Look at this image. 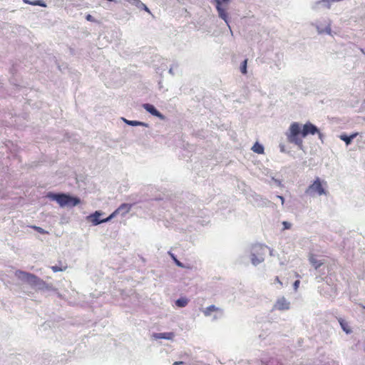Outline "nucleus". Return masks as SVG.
Segmentation results:
<instances>
[{
	"label": "nucleus",
	"instance_id": "1a4fd4ad",
	"mask_svg": "<svg viewBox=\"0 0 365 365\" xmlns=\"http://www.w3.org/2000/svg\"><path fill=\"white\" fill-rule=\"evenodd\" d=\"M101 214L99 212L96 211L95 213L89 215L88 219L95 225H97L101 222H108L110 220H107V218L103 219V220H100L99 217L101 216Z\"/></svg>",
	"mask_w": 365,
	"mask_h": 365
},
{
	"label": "nucleus",
	"instance_id": "f03ea898",
	"mask_svg": "<svg viewBox=\"0 0 365 365\" xmlns=\"http://www.w3.org/2000/svg\"><path fill=\"white\" fill-rule=\"evenodd\" d=\"M48 197L56 200L60 206H70L74 207L80 203V200L77 197H71L66 194H53L51 193L48 195Z\"/></svg>",
	"mask_w": 365,
	"mask_h": 365
},
{
	"label": "nucleus",
	"instance_id": "f3484780",
	"mask_svg": "<svg viewBox=\"0 0 365 365\" xmlns=\"http://www.w3.org/2000/svg\"><path fill=\"white\" fill-rule=\"evenodd\" d=\"M253 152L257 154H263L264 153V147L259 144V143H255L252 148Z\"/></svg>",
	"mask_w": 365,
	"mask_h": 365
},
{
	"label": "nucleus",
	"instance_id": "2f4dec72",
	"mask_svg": "<svg viewBox=\"0 0 365 365\" xmlns=\"http://www.w3.org/2000/svg\"><path fill=\"white\" fill-rule=\"evenodd\" d=\"M145 6V9L147 11H148V9L145 6Z\"/></svg>",
	"mask_w": 365,
	"mask_h": 365
},
{
	"label": "nucleus",
	"instance_id": "f257e3e1",
	"mask_svg": "<svg viewBox=\"0 0 365 365\" xmlns=\"http://www.w3.org/2000/svg\"><path fill=\"white\" fill-rule=\"evenodd\" d=\"M315 134H317L319 138L323 142L324 135L316 125L310 122H307L303 125L294 122L290 125L286 133V136L289 143L296 145L299 150H304L303 138L308 135Z\"/></svg>",
	"mask_w": 365,
	"mask_h": 365
},
{
	"label": "nucleus",
	"instance_id": "ddd939ff",
	"mask_svg": "<svg viewBox=\"0 0 365 365\" xmlns=\"http://www.w3.org/2000/svg\"><path fill=\"white\" fill-rule=\"evenodd\" d=\"M340 325H341V329L346 333V334H350L351 332V329L348 324L347 322H346L344 319H343L342 318H339L338 319Z\"/></svg>",
	"mask_w": 365,
	"mask_h": 365
},
{
	"label": "nucleus",
	"instance_id": "a211bd4d",
	"mask_svg": "<svg viewBox=\"0 0 365 365\" xmlns=\"http://www.w3.org/2000/svg\"><path fill=\"white\" fill-rule=\"evenodd\" d=\"M23 1L26 4H31V5H33V6H42V7H46V4L42 0H36V1H30L29 0H23Z\"/></svg>",
	"mask_w": 365,
	"mask_h": 365
},
{
	"label": "nucleus",
	"instance_id": "39448f33",
	"mask_svg": "<svg viewBox=\"0 0 365 365\" xmlns=\"http://www.w3.org/2000/svg\"><path fill=\"white\" fill-rule=\"evenodd\" d=\"M131 207V205L127 203L120 205L118 209H116L109 217H107V220H111L113 217L120 213L122 215L128 213L130 210Z\"/></svg>",
	"mask_w": 365,
	"mask_h": 365
},
{
	"label": "nucleus",
	"instance_id": "f8f14e48",
	"mask_svg": "<svg viewBox=\"0 0 365 365\" xmlns=\"http://www.w3.org/2000/svg\"><path fill=\"white\" fill-rule=\"evenodd\" d=\"M58 263H59L58 265H54L51 267V269L53 270V272H62V271H65L67 269L68 266L66 262H62L60 261Z\"/></svg>",
	"mask_w": 365,
	"mask_h": 365
},
{
	"label": "nucleus",
	"instance_id": "473e14b6",
	"mask_svg": "<svg viewBox=\"0 0 365 365\" xmlns=\"http://www.w3.org/2000/svg\"><path fill=\"white\" fill-rule=\"evenodd\" d=\"M364 103H365V99H364Z\"/></svg>",
	"mask_w": 365,
	"mask_h": 365
},
{
	"label": "nucleus",
	"instance_id": "6ab92c4d",
	"mask_svg": "<svg viewBox=\"0 0 365 365\" xmlns=\"http://www.w3.org/2000/svg\"><path fill=\"white\" fill-rule=\"evenodd\" d=\"M188 304V299L185 297L180 298L175 301V304L178 307H185Z\"/></svg>",
	"mask_w": 365,
	"mask_h": 365
},
{
	"label": "nucleus",
	"instance_id": "7c9ffc66",
	"mask_svg": "<svg viewBox=\"0 0 365 365\" xmlns=\"http://www.w3.org/2000/svg\"><path fill=\"white\" fill-rule=\"evenodd\" d=\"M361 51L365 55V49H361Z\"/></svg>",
	"mask_w": 365,
	"mask_h": 365
},
{
	"label": "nucleus",
	"instance_id": "9d476101",
	"mask_svg": "<svg viewBox=\"0 0 365 365\" xmlns=\"http://www.w3.org/2000/svg\"><path fill=\"white\" fill-rule=\"evenodd\" d=\"M309 261L311 263V264L316 269L320 267L324 264L322 261L318 260L316 257V255H314V254L309 255Z\"/></svg>",
	"mask_w": 365,
	"mask_h": 365
},
{
	"label": "nucleus",
	"instance_id": "9b49d317",
	"mask_svg": "<svg viewBox=\"0 0 365 365\" xmlns=\"http://www.w3.org/2000/svg\"><path fill=\"white\" fill-rule=\"evenodd\" d=\"M155 339H173L174 337L173 332L155 333L153 334Z\"/></svg>",
	"mask_w": 365,
	"mask_h": 365
},
{
	"label": "nucleus",
	"instance_id": "0eeeda50",
	"mask_svg": "<svg viewBox=\"0 0 365 365\" xmlns=\"http://www.w3.org/2000/svg\"><path fill=\"white\" fill-rule=\"evenodd\" d=\"M143 107L145 108L146 111L150 113L151 115L159 118L160 119H164V115L161 114L155 107L154 106L150 103H145L143 105Z\"/></svg>",
	"mask_w": 365,
	"mask_h": 365
},
{
	"label": "nucleus",
	"instance_id": "2eb2a0df",
	"mask_svg": "<svg viewBox=\"0 0 365 365\" xmlns=\"http://www.w3.org/2000/svg\"><path fill=\"white\" fill-rule=\"evenodd\" d=\"M29 274V272H24V271H21V270H16L15 272V276L22 280V281H25L26 282V278L28 277V275Z\"/></svg>",
	"mask_w": 365,
	"mask_h": 365
},
{
	"label": "nucleus",
	"instance_id": "393cba45",
	"mask_svg": "<svg viewBox=\"0 0 365 365\" xmlns=\"http://www.w3.org/2000/svg\"><path fill=\"white\" fill-rule=\"evenodd\" d=\"M284 229H289L291 227V224L288 222H283Z\"/></svg>",
	"mask_w": 365,
	"mask_h": 365
},
{
	"label": "nucleus",
	"instance_id": "bb28decb",
	"mask_svg": "<svg viewBox=\"0 0 365 365\" xmlns=\"http://www.w3.org/2000/svg\"><path fill=\"white\" fill-rule=\"evenodd\" d=\"M299 284H300V281L299 280H296L294 283V289L295 290H297L299 286Z\"/></svg>",
	"mask_w": 365,
	"mask_h": 365
},
{
	"label": "nucleus",
	"instance_id": "412c9836",
	"mask_svg": "<svg viewBox=\"0 0 365 365\" xmlns=\"http://www.w3.org/2000/svg\"><path fill=\"white\" fill-rule=\"evenodd\" d=\"M252 262L254 265H257L263 261V257H257L256 255L252 254L251 257Z\"/></svg>",
	"mask_w": 365,
	"mask_h": 365
},
{
	"label": "nucleus",
	"instance_id": "7ed1b4c3",
	"mask_svg": "<svg viewBox=\"0 0 365 365\" xmlns=\"http://www.w3.org/2000/svg\"><path fill=\"white\" fill-rule=\"evenodd\" d=\"M327 182L321 180L319 178H317L312 184H311L305 191L307 195L314 196L315 195H327L326 190Z\"/></svg>",
	"mask_w": 365,
	"mask_h": 365
},
{
	"label": "nucleus",
	"instance_id": "4be33fe9",
	"mask_svg": "<svg viewBox=\"0 0 365 365\" xmlns=\"http://www.w3.org/2000/svg\"><path fill=\"white\" fill-rule=\"evenodd\" d=\"M247 59H245V60L242 63V65H241V67H240L241 72H242L243 74H246V73H247Z\"/></svg>",
	"mask_w": 365,
	"mask_h": 365
},
{
	"label": "nucleus",
	"instance_id": "6e6552de",
	"mask_svg": "<svg viewBox=\"0 0 365 365\" xmlns=\"http://www.w3.org/2000/svg\"><path fill=\"white\" fill-rule=\"evenodd\" d=\"M26 282L31 286H37L43 283V280H41L35 274L31 273H29V274L28 275Z\"/></svg>",
	"mask_w": 365,
	"mask_h": 365
},
{
	"label": "nucleus",
	"instance_id": "b1692460",
	"mask_svg": "<svg viewBox=\"0 0 365 365\" xmlns=\"http://www.w3.org/2000/svg\"><path fill=\"white\" fill-rule=\"evenodd\" d=\"M172 257H173V259H174L175 262L176 263V264H177L178 267H183L182 264L180 261H178V260L175 257V256H174L173 255H172Z\"/></svg>",
	"mask_w": 365,
	"mask_h": 365
},
{
	"label": "nucleus",
	"instance_id": "423d86ee",
	"mask_svg": "<svg viewBox=\"0 0 365 365\" xmlns=\"http://www.w3.org/2000/svg\"><path fill=\"white\" fill-rule=\"evenodd\" d=\"M289 307L290 303L284 297L278 299L274 306V309L280 311L287 310Z\"/></svg>",
	"mask_w": 365,
	"mask_h": 365
},
{
	"label": "nucleus",
	"instance_id": "c85d7f7f",
	"mask_svg": "<svg viewBox=\"0 0 365 365\" xmlns=\"http://www.w3.org/2000/svg\"><path fill=\"white\" fill-rule=\"evenodd\" d=\"M277 197L280 199L282 204H284V198L282 196H279V195H278Z\"/></svg>",
	"mask_w": 365,
	"mask_h": 365
},
{
	"label": "nucleus",
	"instance_id": "20e7f679",
	"mask_svg": "<svg viewBox=\"0 0 365 365\" xmlns=\"http://www.w3.org/2000/svg\"><path fill=\"white\" fill-rule=\"evenodd\" d=\"M214 1L215 3L216 9L218 12L219 16L227 23L228 14L227 10L228 9L230 0H214Z\"/></svg>",
	"mask_w": 365,
	"mask_h": 365
},
{
	"label": "nucleus",
	"instance_id": "aec40b11",
	"mask_svg": "<svg viewBox=\"0 0 365 365\" xmlns=\"http://www.w3.org/2000/svg\"><path fill=\"white\" fill-rule=\"evenodd\" d=\"M124 122L128 124V125H133V126H136V125H144L145 123H142V122H140V121H137V120H126V119H123Z\"/></svg>",
	"mask_w": 365,
	"mask_h": 365
},
{
	"label": "nucleus",
	"instance_id": "cd10ccee",
	"mask_svg": "<svg viewBox=\"0 0 365 365\" xmlns=\"http://www.w3.org/2000/svg\"><path fill=\"white\" fill-rule=\"evenodd\" d=\"M86 19L87 21H94V19H93V17L91 15V14H88L86 16Z\"/></svg>",
	"mask_w": 365,
	"mask_h": 365
},
{
	"label": "nucleus",
	"instance_id": "4468645a",
	"mask_svg": "<svg viewBox=\"0 0 365 365\" xmlns=\"http://www.w3.org/2000/svg\"><path fill=\"white\" fill-rule=\"evenodd\" d=\"M358 133H355L348 136L346 135H341L340 139L346 143V145H349L351 140L357 136Z\"/></svg>",
	"mask_w": 365,
	"mask_h": 365
},
{
	"label": "nucleus",
	"instance_id": "c756f323",
	"mask_svg": "<svg viewBox=\"0 0 365 365\" xmlns=\"http://www.w3.org/2000/svg\"><path fill=\"white\" fill-rule=\"evenodd\" d=\"M184 364L183 361H175L173 364V365H180Z\"/></svg>",
	"mask_w": 365,
	"mask_h": 365
},
{
	"label": "nucleus",
	"instance_id": "5701e85b",
	"mask_svg": "<svg viewBox=\"0 0 365 365\" xmlns=\"http://www.w3.org/2000/svg\"><path fill=\"white\" fill-rule=\"evenodd\" d=\"M31 227L41 234H47L48 233V232H46L45 230H43V228H41L40 227L34 225V226H31Z\"/></svg>",
	"mask_w": 365,
	"mask_h": 365
},
{
	"label": "nucleus",
	"instance_id": "dca6fc26",
	"mask_svg": "<svg viewBox=\"0 0 365 365\" xmlns=\"http://www.w3.org/2000/svg\"><path fill=\"white\" fill-rule=\"evenodd\" d=\"M220 309L215 305H210L203 310V313L205 316H210L213 312H218Z\"/></svg>",
	"mask_w": 365,
	"mask_h": 365
},
{
	"label": "nucleus",
	"instance_id": "a878e982",
	"mask_svg": "<svg viewBox=\"0 0 365 365\" xmlns=\"http://www.w3.org/2000/svg\"><path fill=\"white\" fill-rule=\"evenodd\" d=\"M274 282L277 284H279V287H282L283 284L282 282V281L279 279V277H276L275 279H274Z\"/></svg>",
	"mask_w": 365,
	"mask_h": 365
}]
</instances>
